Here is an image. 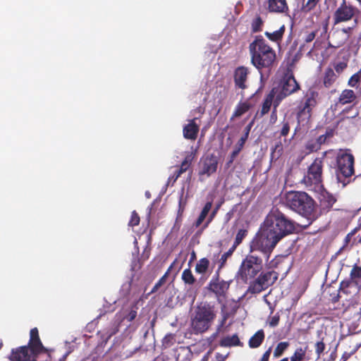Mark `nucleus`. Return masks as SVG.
I'll return each instance as SVG.
<instances>
[{"label":"nucleus","instance_id":"nucleus-61","mask_svg":"<svg viewBox=\"0 0 361 361\" xmlns=\"http://www.w3.org/2000/svg\"><path fill=\"white\" fill-rule=\"evenodd\" d=\"M353 29V27H343L340 30H341V31H343L342 32L345 35V36L348 38V40Z\"/></svg>","mask_w":361,"mask_h":361},{"label":"nucleus","instance_id":"nucleus-28","mask_svg":"<svg viewBox=\"0 0 361 361\" xmlns=\"http://www.w3.org/2000/svg\"><path fill=\"white\" fill-rule=\"evenodd\" d=\"M359 115V110L355 108L354 106H350L345 108L341 113V120L355 118Z\"/></svg>","mask_w":361,"mask_h":361},{"label":"nucleus","instance_id":"nucleus-62","mask_svg":"<svg viewBox=\"0 0 361 361\" xmlns=\"http://www.w3.org/2000/svg\"><path fill=\"white\" fill-rule=\"evenodd\" d=\"M276 108H277V106L275 107V106L274 105V110L272 111L271 116H270V123H276V121L277 120Z\"/></svg>","mask_w":361,"mask_h":361},{"label":"nucleus","instance_id":"nucleus-64","mask_svg":"<svg viewBox=\"0 0 361 361\" xmlns=\"http://www.w3.org/2000/svg\"><path fill=\"white\" fill-rule=\"evenodd\" d=\"M315 140H317V142L319 144V145L320 146V147H322V145L325 144L327 141V139L323 135H319Z\"/></svg>","mask_w":361,"mask_h":361},{"label":"nucleus","instance_id":"nucleus-14","mask_svg":"<svg viewBox=\"0 0 361 361\" xmlns=\"http://www.w3.org/2000/svg\"><path fill=\"white\" fill-rule=\"evenodd\" d=\"M219 158L214 154H209L200 159L199 176H207L209 177L216 173L218 168Z\"/></svg>","mask_w":361,"mask_h":361},{"label":"nucleus","instance_id":"nucleus-39","mask_svg":"<svg viewBox=\"0 0 361 361\" xmlns=\"http://www.w3.org/2000/svg\"><path fill=\"white\" fill-rule=\"evenodd\" d=\"M248 231L245 228H240L238 230L236 233L233 244V248H237V247L240 245L243 240V239L247 235Z\"/></svg>","mask_w":361,"mask_h":361},{"label":"nucleus","instance_id":"nucleus-44","mask_svg":"<svg viewBox=\"0 0 361 361\" xmlns=\"http://www.w3.org/2000/svg\"><path fill=\"white\" fill-rule=\"evenodd\" d=\"M321 0H307L305 4H303L301 10L303 13H309L314 9Z\"/></svg>","mask_w":361,"mask_h":361},{"label":"nucleus","instance_id":"nucleus-3","mask_svg":"<svg viewBox=\"0 0 361 361\" xmlns=\"http://www.w3.org/2000/svg\"><path fill=\"white\" fill-rule=\"evenodd\" d=\"M251 63L259 71L263 68L270 69L274 64L276 55L261 35L256 36L249 45Z\"/></svg>","mask_w":361,"mask_h":361},{"label":"nucleus","instance_id":"nucleus-23","mask_svg":"<svg viewBox=\"0 0 361 361\" xmlns=\"http://www.w3.org/2000/svg\"><path fill=\"white\" fill-rule=\"evenodd\" d=\"M337 79H338V75L336 74L334 69H332L331 68H329V67L326 68V70L324 73L323 79H322L323 85L326 88L329 89V88L331 87L334 85V84L336 82Z\"/></svg>","mask_w":361,"mask_h":361},{"label":"nucleus","instance_id":"nucleus-35","mask_svg":"<svg viewBox=\"0 0 361 361\" xmlns=\"http://www.w3.org/2000/svg\"><path fill=\"white\" fill-rule=\"evenodd\" d=\"M361 84V70L354 73L348 80V85L350 87L358 88Z\"/></svg>","mask_w":361,"mask_h":361},{"label":"nucleus","instance_id":"nucleus-26","mask_svg":"<svg viewBox=\"0 0 361 361\" xmlns=\"http://www.w3.org/2000/svg\"><path fill=\"white\" fill-rule=\"evenodd\" d=\"M264 332L262 329L258 330L249 340L248 345L251 348L259 347L264 340Z\"/></svg>","mask_w":361,"mask_h":361},{"label":"nucleus","instance_id":"nucleus-17","mask_svg":"<svg viewBox=\"0 0 361 361\" xmlns=\"http://www.w3.org/2000/svg\"><path fill=\"white\" fill-rule=\"evenodd\" d=\"M37 358L26 345L13 349L9 356L11 361H34Z\"/></svg>","mask_w":361,"mask_h":361},{"label":"nucleus","instance_id":"nucleus-33","mask_svg":"<svg viewBox=\"0 0 361 361\" xmlns=\"http://www.w3.org/2000/svg\"><path fill=\"white\" fill-rule=\"evenodd\" d=\"M307 346L302 348V347L297 348L294 351L293 355L290 357V361H303L306 359Z\"/></svg>","mask_w":361,"mask_h":361},{"label":"nucleus","instance_id":"nucleus-49","mask_svg":"<svg viewBox=\"0 0 361 361\" xmlns=\"http://www.w3.org/2000/svg\"><path fill=\"white\" fill-rule=\"evenodd\" d=\"M352 283H353V281L350 278L349 279L343 280L340 283L338 290L347 293L346 289L350 287Z\"/></svg>","mask_w":361,"mask_h":361},{"label":"nucleus","instance_id":"nucleus-25","mask_svg":"<svg viewBox=\"0 0 361 361\" xmlns=\"http://www.w3.org/2000/svg\"><path fill=\"white\" fill-rule=\"evenodd\" d=\"M286 31V26L284 25H281L280 28L276 31L272 32L266 31L264 32V35L273 42H276L277 44H280L283 37L284 33Z\"/></svg>","mask_w":361,"mask_h":361},{"label":"nucleus","instance_id":"nucleus-38","mask_svg":"<svg viewBox=\"0 0 361 361\" xmlns=\"http://www.w3.org/2000/svg\"><path fill=\"white\" fill-rule=\"evenodd\" d=\"M289 346V343L287 341L280 342L277 344L276 347L274 350V357L278 358L282 356L284 352L287 350Z\"/></svg>","mask_w":361,"mask_h":361},{"label":"nucleus","instance_id":"nucleus-10","mask_svg":"<svg viewBox=\"0 0 361 361\" xmlns=\"http://www.w3.org/2000/svg\"><path fill=\"white\" fill-rule=\"evenodd\" d=\"M279 274L275 271L261 272L250 282L247 292L257 294L271 286L278 279Z\"/></svg>","mask_w":361,"mask_h":361},{"label":"nucleus","instance_id":"nucleus-36","mask_svg":"<svg viewBox=\"0 0 361 361\" xmlns=\"http://www.w3.org/2000/svg\"><path fill=\"white\" fill-rule=\"evenodd\" d=\"M254 123V121H251L244 129V134L238 140L236 146H238L240 149H243L250 132V130L252 128V126Z\"/></svg>","mask_w":361,"mask_h":361},{"label":"nucleus","instance_id":"nucleus-21","mask_svg":"<svg viewBox=\"0 0 361 361\" xmlns=\"http://www.w3.org/2000/svg\"><path fill=\"white\" fill-rule=\"evenodd\" d=\"M357 95L354 90L350 89H344L340 94L336 105H346L354 103L357 100Z\"/></svg>","mask_w":361,"mask_h":361},{"label":"nucleus","instance_id":"nucleus-11","mask_svg":"<svg viewBox=\"0 0 361 361\" xmlns=\"http://www.w3.org/2000/svg\"><path fill=\"white\" fill-rule=\"evenodd\" d=\"M300 89V86L296 81L292 72H287L281 81V90L276 94L274 104L278 106L281 101L286 97L298 92Z\"/></svg>","mask_w":361,"mask_h":361},{"label":"nucleus","instance_id":"nucleus-18","mask_svg":"<svg viewBox=\"0 0 361 361\" xmlns=\"http://www.w3.org/2000/svg\"><path fill=\"white\" fill-rule=\"evenodd\" d=\"M250 73L248 68L241 66L236 68L233 73L235 87L245 90L247 87L246 81Z\"/></svg>","mask_w":361,"mask_h":361},{"label":"nucleus","instance_id":"nucleus-60","mask_svg":"<svg viewBox=\"0 0 361 361\" xmlns=\"http://www.w3.org/2000/svg\"><path fill=\"white\" fill-rule=\"evenodd\" d=\"M181 173L177 169L173 173L169 178V182L173 181V183L176 182L177 179L181 176Z\"/></svg>","mask_w":361,"mask_h":361},{"label":"nucleus","instance_id":"nucleus-41","mask_svg":"<svg viewBox=\"0 0 361 361\" xmlns=\"http://www.w3.org/2000/svg\"><path fill=\"white\" fill-rule=\"evenodd\" d=\"M235 250L236 248H233V246H231L227 252L221 255V257L219 259L218 271L221 270L225 266L228 258L233 255V252Z\"/></svg>","mask_w":361,"mask_h":361},{"label":"nucleus","instance_id":"nucleus-40","mask_svg":"<svg viewBox=\"0 0 361 361\" xmlns=\"http://www.w3.org/2000/svg\"><path fill=\"white\" fill-rule=\"evenodd\" d=\"M264 21L260 16H257L251 23L252 32L255 33L262 30Z\"/></svg>","mask_w":361,"mask_h":361},{"label":"nucleus","instance_id":"nucleus-2","mask_svg":"<svg viewBox=\"0 0 361 361\" xmlns=\"http://www.w3.org/2000/svg\"><path fill=\"white\" fill-rule=\"evenodd\" d=\"M319 93L314 90H309L299 104L296 106L297 125L294 129L293 138L297 134L308 131L311 127V118L314 108L318 104Z\"/></svg>","mask_w":361,"mask_h":361},{"label":"nucleus","instance_id":"nucleus-7","mask_svg":"<svg viewBox=\"0 0 361 361\" xmlns=\"http://www.w3.org/2000/svg\"><path fill=\"white\" fill-rule=\"evenodd\" d=\"M265 226L262 224L250 243V252L258 251L263 254L268 261L274 249L280 241Z\"/></svg>","mask_w":361,"mask_h":361},{"label":"nucleus","instance_id":"nucleus-52","mask_svg":"<svg viewBox=\"0 0 361 361\" xmlns=\"http://www.w3.org/2000/svg\"><path fill=\"white\" fill-rule=\"evenodd\" d=\"M212 202H207L204 207L202 208L199 216H200L201 218L205 219L206 216L208 215L209 211L211 210L212 209Z\"/></svg>","mask_w":361,"mask_h":361},{"label":"nucleus","instance_id":"nucleus-20","mask_svg":"<svg viewBox=\"0 0 361 361\" xmlns=\"http://www.w3.org/2000/svg\"><path fill=\"white\" fill-rule=\"evenodd\" d=\"M196 118H193L183 127V133L185 139L195 140L199 133V126L195 123Z\"/></svg>","mask_w":361,"mask_h":361},{"label":"nucleus","instance_id":"nucleus-30","mask_svg":"<svg viewBox=\"0 0 361 361\" xmlns=\"http://www.w3.org/2000/svg\"><path fill=\"white\" fill-rule=\"evenodd\" d=\"M209 264V260L207 258H201L195 265V272L199 274H205L208 271Z\"/></svg>","mask_w":361,"mask_h":361},{"label":"nucleus","instance_id":"nucleus-57","mask_svg":"<svg viewBox=\"0 0 361 361\" xmlns=\"http://www.w3.org/2000/svg\"><path fill=\"white\" fill-rule=\"evenodd\" d=\"M317 33V30H314V31H312V32H308L305 38H304V41L306 42V43H310L311 42H312L315 37H316V35Z\"/></svg>","mask_w":361,"mask_h":361},{"label":"nucleus","instance_id":"nucleus-8","mask_svg":"<svg viewBox=\"0 0 361 361\" xmlns=\"http://www.w3.org/2000/svg\"><path fill=\"white\" fill-rule=\"evenodd\" d=\"M263 269V260L261 257L248 254L243 259L238 272L237 276L244 283H249Z\"/></svg>","mask_w":361,"mask_h":361},{"label":"nucleus","instance_id":"nucleus-24","mask_svg":"<svg viewBox=\"0 0 361 361\" xmlns=\"http://www.w3.org/2000/svg\"><path fill=\"white\" fill-rule=\"evenodd\" d=\"M342 32L343 31H341L340 29H338L332 32V44L330 43V46L335 48H339L346 43V42L348 41V38Z\"/></svg>","mask_w":361,"mask_h":361},{"label":"nucleus","instance_id":"nucleus-58","mask_svg":"<svg viewBox=\"0 0 361 361\" xmlns=\"http://www.w3.org/2000/svg\"><path fill=\"white\" fill-rule=\"evenodd\" d=\"M178 205H179L178 213L182 214L183 212V211L185 210V205H186V200H183V195H181V197L179 199Z\"/></svg>","mask_w":361,"mask_h":361},{"label":"nucleus","instance_id":"nucleus-16","mask_svg":"<svg viewBox=\"0 0 361 361\" xmlns=\"http://www.w3.org/2000/svg\"><path fill=\"white\" fill-rule=\"evenodd\" d=\"M319 216L326 214L330 212L334 204L336 202L337 199L334 195L327 191L326 189L322 188L319 194Z\"/></svg>","mask_w":361,"mask_h":361},{"label":"nucleus","instance_id":"nucleus-15","mask_svg":"<svg viewBox=\"0 0 361 361\" xmlns=\"http://www.w3.org/2000/svg\"><path fill=\"white\" fill-rule=\"evenodd\" d=\"M32 355L37 357L41 353H47L49 352H54V350L45 348L39 336V331L37 328L35 327L30 330V340L27 345Z\"/></svg>","mask_w":361,"mask_h":361},{"label":"nucleus","instance_id":"nucleus-5","mask_svg":"<svg viewBox=\"0 0 361 361\" xmlns=\"http://www.w3.org/2000/svg\"><path fill=\"white\" fill-rule=\"evenodd\" d=\"M217 310L214 305L201 302L195 309L191 317V328L195 334L207 331L216 317Z\"/></svg>","mask_w":361,"mask_h":361},{"label":"nucleus","instance_id":"nucleus-6","mask_svg":"<svg viewBox=\"0 0 361 361\" xmlns=\"http://www.w3.org/2000/svg\"><path fill=\"white\" fill-rule=\"evenodd\" d=\"M335 161L336 179L345 187L350 183L348 179L355 174V157L350 149H340Z\"/></svg>","mask_w":361,"mask_h":361},{"label":"nucleus","instance_id":"nucleus-42","mask_svg":"<svg viewBox=\"0 0 361 361\" xmlns=\"http://www.w3.org/2000/svg\"><path fill=\"white\" fill-rule=\"evenodd\" d=\"M281 129L278 132H276L275 134L279 133V137H286L289 134L290 130V123L288 120L283 119L281 123Z\"/></svg>","mask_w":361,"mask_h":361},{"label":"nucleus","instance_id":"nucleus-63","mask_svg":"<svg viewBox=\"0 0 361 361\" xmlns=\"http://www.w3.org/2000/svg\"><path fill=\"white\" fill-rule=\"evenodd\" d=\"M323 135H324V137H325L327 140H329V139H330V138H332V137H334V129H332V128H328V129L326 130L325 133H324V134H323Z\"/></svg>","mask_w":361,"mask_h":361},{"label":"nucleus","instance_id":"nucleus-47","mask_svg":"<svg viewBox=\"0 0 361 361\" xmlns=\"http://www.w3.org/2000/svg\"><path fill=\"white\" fill-rule=\"evenodd\" d=\"M314 348H315V353L317 356V359H319L322 354L324 353V351L326 348V345L323 342V341H317L314 345Z\"/></svg>","mask_w":361,"mask_h":361},{"label":"nucleus","instance_id":"nucleus-27","mask_svg":"<svg viewBox=\"0 0 361 361\" xmlns=\"http://www.w3.org/2000/svg\"><path fill=\"white\" fill-rule=\"evenodd\" d=\"M196 155V150L192 151L188 153L184 158L178 170L181 173H185L191 166Z\"/></svg>","mask_w":361,"mask_h":361},{"label":"nucleus","instance_id":"nucleus-1","mask_svg":"<svg viewBox=\"0 0 361 361\" xmlns=\"http://www.w3.org/2000/svg\"><path fill=\"white\" fill-rule=\"evenodd\" d=\"M284 203L290 210L310 221V224L319 216L315 200L305 191H288L284 195Z\"/></svg>","mask_w":361,"mask_h":361},{"label":"nucleus","instance_id":"nucleus-53","mask_svg":"<svg viewBox=\"0 0 361 361\" xmlns=\"http://www.w3.org/2000/svg\"><path fill=\"white\" fill-rule=\"evenodd\" d=\"M137 307H136L132 308L130 312L124 316V319L128 322L133 321L137 317Z\"/></svg>","mask_w":361,"mask_h":361},{"label":"nucleus","instance_id":"nucleus-22","mask_svg":"<svg viewBox=\"0 0 361 361\" xmlns=\"http://www.w3.org/2000/svg\"><path fill=\"white\" fill-rule=\"evenodd\" d=\"M276 96V88H272L271 90L266 95L262 105L260 111V116H263L268 114L270 111L272 103L274 104Z\"/></svg>","mask_w":361,"mask_h":361},{"label":"nucleus","instance_id":"nucleus-19","mask_svg":"<svg viewBox=\"0 0 361 361\" xmlns=\"http://www.w3.org/2000/svg\"><path fill=\"white\" fill-rule=\"evenodd\" d=\"M265 4L269 13H286L289 11L286 0H267Z\"/></svg>","mask_w":361,"mask_h":361},{"label":"nucleus","instance_id":"nucleus-32","mask_svg":"<svg viewBox=\"0 0 361 361\" xmlns=\"http://www.w3.org/2000/svg\"><path fill=\"white\" fill-rule=\"evenodd\" d=\"M350 277L355 284L361 286V267L355 264L350 271Z\"/></svg>","mask_w":361,"mask_h":361},{"label":"nucleus","instance_id":"nucleus-43","mask_svg":"<svg viewBox=\"0 0 361 361\" xmlns=\"http://www.w3.org/2000/svg\"><path fill=\"white\" fill-rule=\"evenodd\" d=\"M305 148L308 153L315 152L321 149L315 139H310L307 140L305 143Z\"/></svg>","mask_w":361,"mask_h":361},{"label":"nucleus","instance_id":"nucleus-45","mask_svg":"<svg viewBox=\"0 0 361 361\" xmlns=\"http://www.w3.org/2000/svg\"><path fill=\"white\" fill-rule=\"evenodd\" d=\"M175 341V335L173 334H166L162 340V345L164 348H169L173 345Z\"/></svg>","mask_w":361,"mask_h":361},{"label":"nucleus","instance_id":"nucleus-54","mask_svg":"<svg viewBox=\"0 0 361 361\" xmlns=\"http://www.w3.org/2000/svg\"><path fill=\"white\" fill-rule=\"evenodd\" d=\"M220 207V205H217L214 209V210L211 212V214H209V218L207 220L206 223L204 224L203 226V229L204 228H206L209 224L212 221V220L214 219V218L215 217Z\"/></svg>","mask_w":361,"mask_h":361},{"label":"nucleus","instance_id":"nucleus-12","mask_svg":"<svg viewBox=\"0 0 361 361\" xmlns=\"http://www.w3.org/2000/svg\"><path fill=\"white\" fill-rule=\"evenodd\" d=\"M359 13L358 9L350 4H347L345 0L339 5L333 15L334 24L348 22L354 18Z\"/></svg>","mask_w":361,"mask_h":361},{"label":"nucleus","instance_id":"nucleus-37","mask_svg":"<svg viewBox=\"0 0 361 361\" xmlns=\"http://www.w3.org/2000/svg\"><path fill=\"white\" fill-rule=\"evenodd\" d=\"M174 263L175 262L169 267L167 271L155 283V285L154 286V287L152 288V290L149 294L156 293L160 288V287L162 286L166 282V279L170 272V270L172 268Z\"/></svg>","mask_w":361,"mask_h":361},{"label":"nucleus","instance_id":"nucleus-4","mask_svg":"<svg viewBox=\"0 0 361 361\" xmlns=\"http://www.w3.org/2000/svg\"><path fill=\"white\" fill-rule=\"evenodd\" d=\"M263 225L279 240L293 233L295 231V222L278 208L271 209L266 216Z\"/></svg>","mask_w":361,"mask_h":361},{"label":"nucleus","instance_id":"nucleus-29","mask_svg":"<svg viewBox=\"0 0 361 361\" xmlns=\"http://www.w3.org/2000/svg\"><path fill=\"white\" fill-rule=\"evenodd\" d=\"M240 343V339L237 334L233 336H226L221 339L219 344L222 347H231L239 345Z\"/></svg>","mask_w":361,"mask_h":361},{"label":"nucleus","instance_id":"nucleus-34","mask_svg":"<svg viewBox=\"0 0 361 361\" xmlns=\"http://www.w3.org/2000/svg\"><path fill=\"white\" fill-rule=\"evenodd\" d=\"M183 281L189 286H192L196 282V279L190 268L185 269L181 275Z\"/></svg>","mask_w":361,"mask_h":361},{"label":"nucleus","instance_id":"nucleus-56","mask_svg":"<svg viewBox=\"0 0 361 361\" xmlns=\"http://www.w3.org/2000/svg\"><path fill=\"white\" fill-rule=\"evenodd\" d=\"M279 320H280L279 314H276L275 315H274L272 317L270 318V320L269 322V326L271 327L276 326L279 323Z\"/></svg>","mask_w":361,"mask_h":361},{"label":"nucleus","instance_id":"nucleus-46","mask_svg":"<svg viewBox=\"0 0 361 361\" xmlns=\"http://www.w3.org/2000/svg\"><path fill=\"white\" fill-rule=\"evenodd\" d=\"M242 149H240L238 146H235V149H233V151L230 154V156H229V157L228 159V161L226 163V168H229L232 165V164L233 163L235 159L239 154V153L240 152V151Z\"/></svg>","mask_w":361,"mask_h":361},{"label":"nucleus","instance_id":"nucleus-51","mask_svg":"<svg viewBox=\"0 0 361 361\" xmlns=\"http://www.w3.org/2000/svg\"><path fill=\"white\" fill-rule=\"evenodd\" d=\"M212 202H207L204 207L202 208L199 216H200L201 218L205 219L206 216L208 215L209 211L211 210L212 209Z\"/></svg>","mask_w":361,"mask_h":361},{"label":"nucleus","instance_id":"nucleus-9","mask_svg":"<svg viewBox=\"0 0 361 361\" xmlns=\"http://www.w3.org/2000/svg\"><path fill=\"white\" fill-rule=\"evenodd\" d=\"M326 152H324L322 157L315 158L312 164L307 167V171L301 180V183L306 187H317L323 181L324 158Z\"/></svg>","mask_w":361,"mask_h":361},{"label":"nucleus","instance_id":"nucleus-48","mask_svg":"<svg viewBox=\"0 0 361 361\" xmlns=\"http://www.w3.org/2000/svg\"><path fill=\"white\" fill-rule=\"evenodd\" d=\"M140 219L138 214L135 211H133L131 213V216H130V219L128 222V226H130L131 227L138 226L140 224Z\"/></svg>","mask_w":361,"mask_h":361},{"label":"nucleus","instance_id":"nucleus-50","mask_svg":"<svg viewBox=\"0 0 361 361\" xmlns=\"http://www.w3.org/2000/svg\"><path fill=\"white\" fill-rule=\"evenodd\" d=\"M212 202H207L204 207L202 208L199 216H200L201 218L205 219L206 216L208 215L209 211L211 210L212 209Z\"/></svg>","mask_w":361,"mask_h":361},{"label":"nucleus","instance_id":"nucleus-55","mask_svg":"<svg viewBox=\"0 0 361 361\" xmlns=\"http://www.w3.org/2000/svg\"><path fill=\"white\" fill-rule=\"evenodd\" d=\"M348 66L346 62L341 61L334 64V70L338 74H341Z\"/></svg>","mask_w":361,"mask_h":361},{"label":"nucleus","instance_id":"nucleus-59","mask_svg":"<svg viewBox=\"0 0 361 361\" xmlns=\"http://www.w3.org/2000/svg\"><path fill=\"white\" fill-rule=\"evenodd\" d=\"M271 353V347H269L262 355L259 361H269Z\"/></svg>","mask_w":361,"mask_h":361},{"label":"nucleus","instance_id":"nucleus-13","mask_svg":"<svg viewBox=\"0 0 361 361\" xmlns=\"http://www.w3.org/2000/svg\"><path fill=\"white\" fill-rule=\"evenodd\" d=\"M217 270L216 274L209 281L207 288L215 294L217 301L221 303L224 299L229 288L230 283L224 280H219V274Z\"/></svg>","mask_w":361,"mask_h":361},{"label":"nucleus","instance_id":"nucleus-31","mask_svg":"<svg viewBox=\"0 0 361 361\" xmlns=\"http://www.w3.org/2000/svg\"><path fill=\"white\" fill-rule=\"evenodd\" d=\"M252 107V105L247 102H240L235 107V109L233 114V117L238 118L241 116L243 114L246 113Z\"/></svg>","mask_w":361,"mask_h":361}]
</instances>
